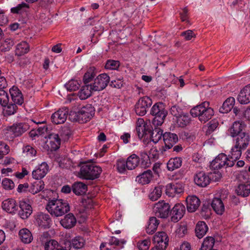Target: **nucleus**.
Listing matches in <instances>:
<instances>
[{
  "mask_svg": "<svg viewBox=\"0 0 250 250\" xmlns=\"http://www.w3.org/2000/svg\"><path fill=\"white\" fill-rule=\"evenodd\" d=\"M208 230V227L204 221H199L196 225L195 232L196 236L199 239L203 238Z\"/></svg>",
  "mask_w": 250,
  "mask_h": 250,
  "instance_id": "obj_32",
  "label": "nucleus"
},
{
  "mask_svg": "<svg viewBox=\"0 0 250 250\" xmlns=\"http://www.w3.org/2000/svg\"><path fill=\"white\" fill-rule=\"evenodd\" d=\"M234 165L233 160H231L224 153L219 154L210 163V167L214 169H219L225 167H231Z\"/></svg>",
  "mask_w": 250,
  "mask_h": 250,
  "instance_id": "obj_6",
  "label": "nucleus"
},
{
  "mask_svg": "<svg viewBox=\"0 0 250 250\" xmlns=\"http://www.w3.org/2000/svg\"><path fill=\"white\" fill-rule=\"evenodd\" d=\"M152 104V100L149 97L140 98L135 105V113L139 116L145 115Z\"/></svg>",
  "mask_w": 250,
  "mask_h": 250,
  "instance_id": "obj_7",
  "label": "nucleus"
},
{
  "mask_svg": "<svg viewBox=\"0 0 250 250\" xmlns=\"http://www.w3.org/2000/svg\"><path fill=\"white\" fill-rule=\"evenodd\" d=\"M116 167L120 173H124L126 171V161L124 159H119L116 162Z\"/></svg>",
  "mask_w": 250,
  "mask_h": 250,
  "instance_id": "obj_60",
  "label": "nucleus"
},
{
  "mask_svg": "<svg viewBox=\"0 0 250 250\" xmlns=\"http://www.w3.org/2000/svg\"><path fill=\"white\" fill-rule=\"evenodd\" d=\"M168 241V237L164 231L158 232L153 236V242L155 244V246L162 250H166Z\"/></svg>",
  "mask_w": 250,
  "mask_h": 250,
  "instance_id": "obj_10",
  "label": "nucleus"
},
{
  "mask_svg": "<svg viewBox=\"0 0 250 250\" xmlns=\"http://www.w3.org/2000/svg\"><path fill=\"white\" fill-rule=\"evenodd\" d=\"M110 77L106 73L99 75L91 83V88L95 91H100L104 89L109 83Z\"/></svg>",
  "mask_w": 250,
  "mask_h": 250,
  "instance_id": "obj_8",
  "label": "nucleus"
},
{
  "mask_svg": "<svg viewBox=\"0 0 250 250\" xmlns=\"http://www.w3.org/2000/svg\"><path fill=\"white\" fill-rule=\"evenodd\" d=\"M30 50V45L26 41H21L18 43L16 47L15 54L18 56H21L27 54Z\"/></svg>",
  "mask_w": 250,
  "mask_h": 250,
  "instance_id": "obj_34",
  "label": "nucleus"
},
{
  "mask_svg": "<svg viewBox=\"0 0 250 250\" xmlns=\"http://www.w3.org/2000/svg\"><path fill=\"white\" fill-rule=\"evenodd\" d=\"M17 104L11 102L4 106L5 109H4L5 114L8 116H10L16 113L18 109V106Z\"/></svg>",
  "mask_w": 250,
  "mask_h": 250,
  "instance_id": "obj_52",
  "label": "nucleus"
},
{
  "mask_svg": "<svg viewBox=\"0 0 250 250\" xmlns=\"http://www.w3.org/2000/svg\"><path fill=\"white\" fill-rule=\"evenodd\" d=\"M102 171L100 167L90 163H84L81 167L80 175L83 179L93 180L98 178Z\"/></svg>",
  "mask_w": 250,
  "mask_h": 250,
  "instance_id": "obj_3",
  "label": "nucleus"
},
{
  "mask_svg": "<svg viewBox=\"0 0 250 250\" xmlns=\"http://www.w3.org/2000/svg\"><path fill=\"white\" fill-rule=\"evenodd\" d=\"M140 158L135 154L129 156L126 160V167L128 170H132L138 166Z\"/></svg>",
  "mask_w": 250,
  "mask_h": 250,
  "instance_id": "obj_37",
  "label": "nucleus"
},
{
  "mask_svg": "<svg viewBox=\"0 0 250 250\" xmlns=\"http://www.w3.org/2000/svg\"><path fill=\"white\" fill-rule=\"evenodd\" d=\"M182 163V158L180 157H175L170 159L167 163V168L169 171L179 168Z\"/></svg>",
  "mask_w": 250,
  "mask_h": 250,
  "instance_id": "obj_41",
  "label": "nucleus"
},
{
  "mask_svg": "<svg viewBox=\"0 0 250 250\" xmlns=\"http://www.w3.org/2000/svg\"><path fill=\"white\" fill-rule=\"evenodd\" d=\"M9 99L7 93L4 90H0V104L5 106L9 103Z\"/></svg>",
  "mask_w": 250,
  "mask_h": 250,
  "instance_id": "obj_56",
  "label": "nucleus"
},
{
  "mask_svg": "<svg viewBox=\"0 0 250 250\" xmlns=\"http://www.w3.org/2000/svg\"><path fill=\"white\" fill-rule=\"evenodd\" d=\"M9 92L12 102L20 105L23 103L24 99L22 94L17 87L13 86L9 89Z\"/></svg>",
  "mask_w": 250,
  "mask_h": 250,
  "instance_id": "obj_23",
  "label": "nucleus"
},
{
  "mask_svg": "<svg viewBox=\"0 0 250 250\" xmlns=\"http://www.w3.org/2000/svg\"><path fill=\"white\" fill-rule=\"evenodd\" d=\"M14 44V41L10 38L6 39L0 43V51L5 52L10 50Z\"/></svg>",
  "mask_w": 250,
  "mask_h": 250,
  "instance_id": "obj_50",
  "label": "nucleus"
},
{
  "mask_svg": "<svg viewBox=\"0 0 250 250\" xmlns=\"http://www.w3.org/2000/svg\"><path fill=\"white\" fill-rule=\"evenodd\" d=\"M95 111L94 107L91 104H87L79 109L78 111H71L69 118L72 122L83 124L92 119L95 114Z\"/></svg>",
  "mask_w": 250,
  "mask_h": 250,
  "instance_id": "obj_1",
  "label": "nucleus"
},
{
  "mask_svg": "<svg viewBox=\"0 0 250 250\" xmlns=\"http://www.w3.org/2000/svg\"><path fill=\"white\" fill-rule=\"evenodd\" d=\"M238 195L247 197L250 194V184H240L236 189Z\"/></svg>",
  "mask_w": 250,
  "mask_h": 250,
  "instance_id": "obj_44",
  "label": "nucleus"
},
{
  "mask_svg": "<svg viewBox=\"0 0 250 250\" xmlns=\"http://www.w3.org/2000/svg\"><path fill=\"white\" fill-rule=\"evenodd\" d=\"M190 122V118L188 113H183L176 118V123L181 127H184L188 125Z\"/></svg>",
  "mask_w": 250,
  "mask_h": 250,
  "instance_id": "obj_45",
  "label": "nucleus"
},
{
  "mask_svg": "<svg viewBox=\"0 0 250 250\" xmlns=\"http://www.w3.org/2000/svg\"><path fill=\"white\" fill-rule=\"evenodd\" d=\"M28 188L30 193L35 194L43 189L44 184L43 181L38 180L33 182Z\"/></svg>",
  "mask_w": 250,
  "mask_h": 250,
  "instance_id": "obj_39",
  "label": "nucleus"
},
{
  "mask_svg": "<svg viewBox=\"0 0 250 250\" xmlns=\"http://www.w3.org/2000/svg\"><path fill=\"white\" fill-rule=\"evenodd\" d=\"M68 114V108L64 107L60 108L52 115V122L56 125L63 124L66 121Z\"/></svg>",
  "mask_w": 250,
  "mask_h": 250,
  "instance_id": "obj_12",
  "label": "nucleus"
},
{
  "mask_svg": "<svg viewBox=\"0 0 250 250\" xmlns=\"http://www.w3.org/2000/svg\"><path fill=\"white\" fill-rule=\"evenodd\" d=\"M46 144L51 151L57 150L61 145V139L58 134L55 133L49 134L48 136Z\"/></svg>",
  "mask_w": 250,
  "mask_h": 250,
  "instance_id": "obj_19",
  "label": "nucleus"
},
{
  "mask_svg": "<svg viewBox=\"0 0 250 250\" xmlns=\"http://www.w3.org/2000/svg\"><path fill=\"white\" fill-rule=\"evenodd\" d=\"M194 180L195 183L200 187H206L209 184L211 177L208 174L203 171H199L194 175Z\"/></svg>",
  "mask_w": 250,
  "mask_h": 250,
  "instance_id": "obj_14",
  "label": "nucleus"
},
{
  "mask_svg": "<svg viewBox=\"0 0 250 250\" xmlns=\"http://www.w3.org/2000/svg\"><path fill=\"white\" fill-rule=\"evenodd\" d=\"M213 115V109L212 108L209 107V106H208V107L206 108L204 113L199 116V121L201 123H205L209 120H210Z\"/></svg>",
  "mask_w": 250,
  "mask_h": 250,
  "instance_id": "obj_46",
  "label": "nucleus"
},
{
  "mask_svg": "<svg viewBox=\"0 0 250 250\" xmlns=\"http://www.w3.org/2000/svg\"><path fill=\"white\" fill-rule=\"evenodd\" d=\"M186 202L187 210L190 212H195L200 204L199 199L195 195L188 196Z\"/></svg>",
  "mask_w": 250,
  "mask_h": 250,
  "instance_id": "obj_24",
  "label": "nucleus"
},
{
  "mask_svg": "<svg viewBox=\"0 0 250 250\" xmlns=\"http://www.w3.org/2000/svg\"><path fill=\"white\" fill-rule=\"evenodd\" d=\"M60 245L55 240H50L44 243V250H56Z\"/></svg>",
  "mask_w": 250,
  "mask_h": 250,
  "instance_id": "obj_54",
  "label": "nucleus"
},
{
  "mask_svg": "<svg viewBox=\"0 0 250 250\" xmlns=\"http://www.w3.org/2000/svg\"><path fill=\"white\" fill-rule=\"evenodd\" d=\"M95 91L91 88V83L90 84H84L78 93V96L80 99L85 100L90 97L91 93Z\"/></svg>",
  "mask_w": 250,
  "mask_h": 250,
  "instance_id": "obj_38",
  "label": "nucleus"
},
{
  "mask_svg": "<svg viewBox=\"0 0 250 250\" xmlns=\"http://www.w3.org/2000/svg\"><path fill=\"white\" fill-rule=\"evenodd\" d=\"M150 245V241L145 239L141 242H138L137 246L140 250H148Z\"/></svg>",
  "mask_w": 250,
  "mask_h": 250,
  "instance_id": "obj_63",
  "label": "nucleus"
},
{
  "mask_svg": "<svg viewBox=\"0 0 250 250\" xmlns=\"http://www.w3.org/2000/svg\"><path fill=\"white\" fill-rule=\"evenodd\" d=\"M76 223V219L71 213L65 215L63 219L60 221L61 225L67 229H71L75 226Z\"/></svg>",
  "mask_w": 250,
  "mask_h": 250,
  "instance_id": "obj_27",
  "label": "nucleus"
},
{
  "mask_svg": "<svg viewBox=\"0 0 250 250\" xmlns=\"http://www.w3.org/2000/svg\"><path fill=\"white\" fill-rule=\"evenodd\" d=\"M45 208L52 216L56 217L62 216L70 210L69 204L62 199L49 200Z\"/></svg>",
  "mask_w": 250,
  "mask_h": 250,
  "instance_id": "obj_2",
  "label": "nucleus"
},
{
  "mask_svg": "<svg viewBox=\"0 0 250 250\" xmlns=\"http://www.w3.org/2000/svg\"><path fill=\"white\" fill-rule=\"evenodd\" d=\"M3 188L6 190H11L15 187L13 181L9 178H4L1 182Z\"/></svg>",
  "mask_w": 250,
  "mask_h": 250,
  "instance_id": "obj_59",
  "label": "nucleus"
},
{
  "mask_svg": "<svg viewBox=\"0 0 250 250\" xmlns=\"http://www.w3.org/2000/svg\"><path fill=\"white\" fill-rule=\"evenodd\" d=\"M244 150V149H241L239 146L235 144L231 149L230 154L229 155V158L231 160H233L234 163L235 161L240 158L242 155V151Z\"/></svg>",
  "mask_w": 250,
  "mask_h": 250,
  "instance_id": "obj_43",
  "label": "nucleus"
},
{
  "mask_svg": "<svg viewBox=\"0 0 250 250\" xmlns=\"http://www.w3.org/2000/svg\"><path fill=\"white\" fill-rule=\"evenodd\" d=\"M49 167L46 162H42L32 171L33 178L36 180H40L43 178L47 173Z\"/></svg>",
  "mask_w": 250,
  "mask_h": 250,
  "instance_id": "obj_16",
  "label": "nucleus"
},
{
  "mask_svg": "<svg viewBox=\"0 0 250 250\" xmlns=\"http://www.w3.org/2000/svg\"><path fill=\"white\" fill-rule=\"evenodd\" d=\"M237 100L241 104H247L250 102V84L246 86L240 91Z\"/></svg>",
  "mask_w": 250,
  "mask_h": 250,
  "instance_id": "obj_28",
  "label": "nucleus"
},
{
  "mask_svg": "<svg viewBox=\"0 0 250 250\" xmlns=\"http://www.w3.org/2000/svg\"><path fill=\"white\" fill-rule=\"evenodd\" d=\"M150 126L149 125H147L145 123L143 119H139L138 120L136 127V131L140 139H142L143 137L146 139V138Z\"/></svg>",
  "mask_w": 250,
  "mask_h": 250,
  "instance_id": "obj_18",
  "label": "nucleus"
},
{
  "mask_svg": "<svg viewBox=\"0 0 250 250\" xmlns=\"http://www.w3.org/2000/svg\"><path fill=\"white\" fill-rule=\"evenodd\" d=\"M19 235L21 241L24 244L30 243L33 239L31 231L26 228L21 229L19 232Z\"/></svg>",
  "mask_w": 250,
  "mask_h": 250,
  "instance_id": "obj_35",
  "label": "nucleus"
},
{
  "mask_svg": "<svg viewBox=\"0 0 250 250\" xmlns=\"http://www.w3.org/2000/svg\"><path fill=\"white\" fill-rule=\"evenodd\" d=\"M159 224V220H158L156 217H150L149 220L147 227L146 228V231L147 233L149 234H153L157 229Z\"/></svg>",
  "mask_w": 250,
  "mask_h": 250,
  "instance_id": "obj_42",
  "label": "nucleus"
},
{
  "mask_svg": "<svg viewBox=\"0 0 250 250\" xmlns=\"http://www.w3.org/2000/svg\"><path fill=\"white\" fill-rule=\"evenodd\" d=\"M81 85V81L77 80L72 79L70 80L65 85L67 90L70 91L78 90Z\"/></svg>",
  "mask_w": 250,
  "mask_h": 250,
  "instance_id": "obj_51",
  "label": "nucleus"
},
{
  "mask_svg": "<svg viewBox=\"0 0 250 250\" xmlns=\"http://www.w3.org/2000/svg\"><path fill=\"white\" fill-rule=\"evenodd\" d=\"M96 74L94 68H89L83 77L84 84H89V83L93 80L96 76Z\"/></svg>",
  "mask_w": 250,
  "mask_h": 250,
  "instance_id": "obj_48",
  "label": "nucleus"
},
{
  "mask_svg": "<svg viewBox=\"0 0 250 250\" xmlns=\"http://www.w3.org/2000/svg\"><path fill=\"white\" fill-rule=\"evenodd\" d=\"M153 210L156 216L159 218H167L170 215V206L164 201L155 204Z\"/></svg>",
  "mask_w": 250,
  "mask_h": 250,
  "instance_id": "obj_9",
  "label": "nucleus"
},
{
  "mask_svg": "<svg viewBox=\"0 0 250 250\" xmlns=\"http://www.w3.org/2000/svg\"><path fill=\"white\" fill-rule=\"evenodd\" d=\"M72 190L77 195L85 194L87 190V186L81 182H75L72 186Z\"/></svg>",
  "mask_w": 250,
  "mask_h": 250,
  "instance_id": "obj_33",
  "label": "nucleus"
},
{
  "mask_svg": "<svg viewBox=\"0 0 250 250\" xmlns=\"http://www.w3.org/2000/svg\"><path fill=\"white\" fill-rule=\"evenodd\" d=\"M150 164L149 156L146 154L144 153L141 155V166L142 167H147L149 166Z\"/></svg>",
  "mask_w": 250,
  "mask_h": 250,
  "instance_id": "obj_64",
  "label": "nucleus"
},
{
  "mask_svg": "<svg viewBox=\"0 0 250 250\" xmlns=\"http://www.w3.org/2000/svg\"><path fill=\"white\" fill-rule=\"evenodd\" d=\"M235 144L239 146L241 149L245 150L250 142V135L249 133L240 134L236 137Z\"/></svg>",
  "mask_w": 250,
  "mask_h": 250,
  "instance_id": "obj_21",
  "label": "nucleus"
},
{
  "mask_svg": "<svg viewBox=\"0 0 250 250\" xmlns=\"http://www.w3.org/2000/svg\"><path fill=\"white\" fill-rule=\"evenodd\" d=\"M69 248L71 246L76 250L81 249L85 245V240L81 236H76L72 239L71 241L68 242Z\"/></svg>",
  "mask_w": 250,
  "mask_h": 250,
  "instance_id": "obj_40",
  "label": "nucleus"
},
{
  "mask_svg": "<svg viewBox=\"0 0 250 250\" xmlns=\"http://www.w3.org/2000/svg\"><path fill=\"white\" fill-rule=\"evenodd\" d=\"M164 188V187L162 186H159L155 187L153 191L149 194V199L152 201L158 200L161 196L162 190Z\"/></svg>",
  "mask_w": 250,
  "mask_h": 250,
  "instance_id": "obj_49",
  "label": "nucleus"
},
{
  "mask_svg": "<svg viewBox=\"0 0 250 250\" xmlns=\"http://www.w3.org/2000/svg\"><path fill=\"white\" fill-rule=\"evenodd\" d=\"M208 106H209V104L208 102H204L194 107L190 110V114L193 117H198L199 119V116L204 113L206 108L208 107Z\"/></svg>",
  "mask_w": 250,
  "mask_h": 250,
  "instance_id": "obj_31",
  "label": "nucleus"
},
{
  "mask_svg": "<svg viewBox=\"0 0 250 250\" xmlns=\"http://www.w3.org/2000/svg\"><path fill=\"white\" fill-rule=\"evenodd\" d=\"M33 123L41 124L40 122H36L33 120H29L27 121V122L14 124L12 125L7 127V130L12 132L15 137H19L27 131L30 126L32 125Z\"/></svg>",
  "mask_w": 250,
  "mask_h": 250,
  "instance_id": "obj_5",
  "label": "nucleus"
},
{
  "mask_svg": "<svg viewBox=\"0 0 250 250\" xmlns=\"http://www.w3.org/2000/svg\"><path fill=\"white\" fill-rule=\"evenodd\" d=\"M246 127L245 124L243 122L236 121L233 123L229 131L230 135L232 137H236L241 134L245 133L244 131Z\"/></svg>",
  "mask_w": 250,
  "mask_h": 250,
  "instance_id": "obj_17",
  "label": "nucleus"
},
{
  "mask_svg": "<svg viewBox=\"0 0 250 250\" xmlns=\"http://www.w3.org/2000/svg\"><path fill=\"white\" fill-rule=\"evenodd\" d=\"M155 176L151 170L145 171L136 178V181L142 185L149 184Z\"/></svg>",
  "mask_w": 250,
  "mask_h": 250,
  "instance_id": "obj_25",
  "label": "nucleus"
},
{
  "mask_svg": "<svg viewBox=\"0 0 250 250\" xmlns=\"http://www.w3.org/2000/svg\"><path fill=\"white\" fill-rule=\"evenodd\" d=\"M1 207L3 210L10 213H15L18 208L16 201L13 199L4 200L2 203Z\"/></svg>",
  "mask_w": 250,
  "mask_h": 250,
  "instance_id": "obj_29",
  "label": "nucleus"
},
{
  "mask_svg": "<svg viewBox=\"0 0 250 250\" xmlns=\"http://www.w3.org/2000/svg\"><path fill=\"white\" fill-rule=\"evenodd\" d=\"M35 224L43 229H48L50 226L52 221L49 215L42 212L38 213L35 216Z\"/></svg>",
  "mask_w": 250,
  "mask_h": 250,
  "instance_id": "obj_13",
  "label": "nucleus"
},
{
  "mask_svg": "<svg viewBox=\"0 0 250 250\" xmlns=\"http://www.w3.org/2000/svg\"><path fill=\"white\" fill-rule=\"evenodd\" d=\"M151 128L150 126L146 139L150 138L151 141L156 144L163 136V130L159 127H155L153 129Z\"/></svg>",
  "mask_w": 250,
  "mask_h": 250,
  "instance_id": "obj_26",
  "label": "nucleus"
},
{
  "mask_svg": "<svg viewBox=\"0 0 250 250\" xmlns=\"http://www.w3.org/2000/svg\"><path fill=\"white\" fill-rule=\"evenodd\" d=\"M17 63L20 67L25 68L30 63V59L27 57L19 56Z\"/></svg>",
  "mask_w": 250,
  "mask_h": 250,
  "instance_id": "obj_62",
  "label": "nucleus"
},
{
  "mask_svg": "<svg viewBox=\"0 0 250 250\" xmlns=\"http://www.w3.org/2000/svg\"><path fill=\"white\" fill-rule=\"evenodd\" d=\"M150 114L154 116L152 124L155 126L162 125L167 114V111L162 103H155L150 109Z\"/></svg>",
  "mask_w": 250,
  "mask_h": 250,
  "instance_id": "obj_4",
  "label": "nucleus"
},
{
  "mask_svg": "<svg viewBox=\"0 0 250 250\" xmlns=\"http://www.w3.org/2000/svg\"><path fill=\"white\" fill-rule=\"evenodd\" d=\"M235 104V99L233 97L228 98L223 104L222 106L220 107L219 111L222 113H227L229 112L233 107Z\"/></svg>",
  "mask_w": 250,
  "mask_h": 250,
  "instance_id": "obj_36",
  "label": "nucleus"
},
{
  "mask_svg": "<svg viewBox=\"0 0 250 250\" xmlns=\"http://www.w3.org/2000/svg\"><path fill=\"white\" fill-rule=\"evenodd\" d=\"M23 153L27 156L33 157L36 155L37 151L35 148L31 146L27 145L23 147Z\"/></svg>",
  "mask_w": 250,
  "mask_h": 250,
  "instance_id": "obj_55",
  "label": "nucleus"
},
{
  "mask_svg": "<svg viewBox=\"0 0 250 250\" xmlns=\"http://www.w3.org/2000/svg\"><path fill=\"white\" fill-rule=\"evenodd\" d=\"M169 112L172 115L175 117L176 118H177L184 113L182 108L180 106L176 105L172 106L170 108Z\"/></svg>",
  "mask_w": 250,
  "mask_h": 250,
  "instance_id": "obj_61",
  "label": "nucleus"
},
{
  "mask_svg": "<svg viewBox=\"0 0 250 250\" xmlns=\"http://www.w3.org/2000/svg\"><path fill=\"white\" fill-rule=\"evenodd\" d=\"M214 239L211 236L207 237L204 240L200 250H213Z\"/></svg>",
  "mask_w": 250,
  "mask_h": 250,
  "instance_id": "obj_47",
  "label": "nucleus"
},
{
  "mask_svg": "<svg viewBox=\"0 0 250 250\" xmlns=\"http://www.w3.org/2000/svg\"><path fill=\"white\" fill-rule=\"evenodd\" d=\"M29 8V5L24 2L18 4L16 7L11 9V12L13 14H22L25 12V9Z\"/></svg>",
  "mask_w": 250,
  "mask_h": 250,
  "instance_id": "obj_53",
  "label": "nucleus"
},
{
  "mask_svg": "<svg viewBox=\"0 0 250 250\" xmlns=\"http://www.w3.org/2000/svg\"><path fill=\"white\" fill-rule=\"evenodd\" d=\"M211 206L218 214L222 215L225 211L224 204L220 198L214 197L211 202Z\"/></svg>",
  "mask_w": 250,
  "mask_h": 250,
  "instance_id": "obj_30",
  "label": "nucleus"
},
{
  "mask_svg": "<svg viewBox=\"0 0 250 250\" xmlns=\"http://www.w3.org/2000/svg\"><path fill=\"white\" fill-rule=\"evenodd\" d=\"M120 66V62L118 61L109 60L106 61L105 64V68L106 69L116 70Z\"/></svg>",
  "mask_w": 250,
  "mask_h": 250,
  "instance_id": "obj_57",
  "label": "nucleus"
},
{
  "mask_svg": "<svg viewBox=\"0 0 250 250\" xmlns=\"http://www.w3.org/2000/svg\"><path fill=\"white\" fill-rule=\"evenodd\" d=\"M163 141L165 147L167 149L171 148L178 140L177 135L175 133L166 132L163 135Z\"/></svg>",
  "mask_w": 250,
  "mask_h": 250,
  "instance_id": "obj_22",
  "label": "nucleus"
},
{
  "mask_svg": "<svg viewBox=\"0 0 250 250\" xmlns=\"http://www.w3.org/2000/svg\"><path fill=\"white\" fill-rule=\"evenodd\" d=\"M218 122L215 120L210 121L208 124V129L206 132V134H210L213 132L218 126Z\"/></svg>",
  "mask_w": 250,
  "mask_h": 250,
  "instance_id": "obj_58",
  "label": "nucleus"
},
{
  "mask_svg": "<svg viewBox=\"0 0 250 250\" xmlns=\"http://www.w3.org/2000/svg\"><path fill=\"white\" fill-rule=\"evenodd\" d=\"M166 193L170 197H174L177 194L184 191V188L182 183H172L167 184L166 187Z\"/></svg>",
  "mask_w": 250,
  "mask_h": 250,
  "instance_id": "obj_15",
  "label": "nucleus"
},
{
  "mask_svg": "<svg viewBox=\"0 0 250 250\" xmlns=\"http://www.w3.org/2000/svg\"><path fill=\"white\" fill-rule=\"evenodd\" d=\"M19 207V215L22 219H27L32 213L31 206L25 201H20Z\"/></svg>",
  "mask_w": 250,
  "mask_h": 250,
  "instance_id": "obj_20",
  "label": "nucleus"
},
{
  "mask_svg": "<svg viewBox=\"0 0 250 250\" xmlns=\"http://www.w3.org/2000/svg\"><path fill=\"white\" fill-rule=\"evenodd\" d=\"M185 211V207L182 204H176L170 210L171 221L173 222L179 221L183 217Z\"/></svg>",
  "mask_w": 250,
  "mask_h": 250,
  "instance_id": "obj_11",
  "label": "nucleus"
}]
</instances>
